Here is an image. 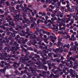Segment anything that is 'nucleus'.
Here are the masks:
<instances>
[{
    "mask_svg": "<svg viewBox=\"0 0 78 78\" xmlns=\"http://www.w3.org/2000/svg\"><path fill=\"white\" fill-rule=\"evenodd\" d=\"M5 3L6 4V6H11V4H9V2L8 1H6Z\"/></svg>",
    "mask_w": 78,
    "mask_h": 78,
    "instance_id": "a211bd4d",
    "label": "nucleus"
},
{
    "mask_svg": "<svg viewBox=\"0 0 78 78\" xmlns=\"http://www.w3.org/2000/svg\"><path fill=\"white\" fill-rule=\"evenodd\" d=\"M34 25H36V23L35 22H34V24H32L31 25V26L32 27H34Z\"/></svg>",
    "mask_w": 78,
    "mask_h": 78,
    "instance_id": "c9c22d12",
    "label": "nucleus"
},
{
    "mask_svg": "<svg viewBox=\"0 0 78 78\" xmlns=\"http://www.w3.org/2000/svg\"><path fill=\"white\" fill-rule=\"evenodd\" d=\"M16 41L19 44H22V42L20 41L19 40H17Z\"/></svg>",
    "mask_w": 78,
    "mask_h": 78,
    "instance_id": "72a5a7b5",
    "label": "nucleus"
},
{
    "mask_svg": "<svg viewBox=\"0 0 78 78\" xmlns=\"http://www.w3.org/2000/svg\"><path fill=\"white\" fill-rule=\"evenodd\" d=\"M58 42H60V41H62V39H61V38H58Z\"/></svg>",
    "mask_w": 78,
    "mask_h": 78,
    "instance_id": "5fc2aeb1",
    "label": "nucleus"
},
{
    "mask_svg": "<svg viewBox=\"0 0 78 78\" xmlns=\"http://www.w3.org/2000/svg\"><path fill=\"white\" fill-rule=\"evenodd\" d=\"M14 44L15 45H16V46H19V44L17 43V42H14Z\"/></svg>",
    "mask_w": 78,
    "mask_h": 78,
    "instance_id": "4c0bfd02",
    "label": "nucleus"
},
{
    "mask_svg": "<svg viewBox=\"0 0 78 78\" xmlns=\"http://www.w3.org/2000/svg\"><path fill=\"white\" fill-rule=\"evenodd\" d=\"M48 22H49V20H46L44 21V23H45V24H47V23H48Z\"/></svg>",
    "mask_w": 78,
    "mask_h": 78,
    "instance_id": "2f4dec72",
    "label": "nucleus"
},
{
    "mask_svg": "<svg viewBox=\"0 0 78 78\" xmlns=\"http://www.w3.org/2000/svg\"><path fill=\"white\" fill-rule=\"evenodd\" d=\"M20 34L21 36H25V34H22V33H20Z\"/></svg>",
    "mask_w": 78,
    "mask_h": 78,
    "instance_id": "bb28decb",
    "label": "nucleus"
},
{
    "mask_svg": "<svg viewBox=\"0 0 78 78\" xmlns=\"http://www.w3.org/2000/svg\"><path fill=\"white\" fill-rule=\"evenodd\" d=\"M0 76H2V77H4V76H5V75H4V74L0 73Z\"/></svg>",
    "mask_w": 78,
    "mask_h": 78,
    "instance_id": "c85d7f7f",
    "label": "nucleus"
},
{
    "mask_svg": "<svg viewBox=\"0 0 78 78\" xmlns=\"http://www.w3.org/2000/svg\"><path fill=\"white\" fill-rule=\"evenodd\" d=\"M26 54L27 55H28L30 54V53H29V52H28V51H27L26 52Z\"/></svg>",
    "mask_w": 78,
    "mask_h": 78,
    "instance_id": "0e129e2a",
    "label": "nucleus"
},
{
    "mask_svg": "<svg viewBox=\"0 0 78 78\" xmlns=\"http://www.w3.org/2000/svg\"><path fill=\"white\" fill-rule=\"evenodd\" d=\"M73 44H74V43L73 42H71V43L70 44V46H73Z\"/></svg>",
    "mask_w": 78,
    "mask_h": 78,
    "instance_id": "8fccbe9b",
    "label": "nucleus"
},
{
    "mask_svg": "<svg viewBox=\"0 0 78 78\" xmlns=\"http://www.w3.org/2000/svg\"><path fill=\"white\" fill-rule=\"evenodd\" d=\"M58 13L60 14L59 16L60 17H61V18H62V17H63V16H64V13H61V12L59 11H58Z\"/></svg>",
    "mask_w": 78,
    "mask_h": 78,
    "instance_id": "f8f14e48",
    "label": "nucleus"
},
{
    "mask_svg": "<svg viewBox=\"0 0 78 78\" xmlns=\"http://www.w3.org/2000/svg\"><path fill=\"white\" fill-rule=\"evenodd\" d=\"M64 18L61 19L59 18H58V21L60 20V22H60V21H58L57 22V23H59V24H58V25L60 27L59 28V30H62V28H61V27L62 25H63V26H64V25H65V23H66V22L65 21H64Z\"/></svg>",
    "mask_w": 78,
    "mask_h": 78,
    "instance_id": "7ed1b4c3",
    "label": "nucleus"
},
{
    "mask_svg": "<svg viewBox=\"0 0 78 78\" xmlns=\"http://www.w3.org/2000/svg\"><path fill=\"white\" fill-rule=\"evenodd\" d=\"M29 23H27V24L28 26H30V23H31L32 22L31 21H29Z\"/></svg>",
    "mask_w": 78,
    "mask_h": 78,
    "instance_id": "7c9ffc66",
    "label": "nucleus"
},
{
    "mask_svg": "<svg viewBox=\"0 0 78 78\" xmlns=\"http://www.w3.org/2000/svg\"><path fill=\"white\" fill-rule=\"evenodd\" d=\"M4 20V19L2 18V20L0 19V25H2V23H0L2 21H3Z\"/></svg>",
    "mask_w": 78,
    "mask_h": 78,
    "instance_id": "a19ab883",
    "label": "nucleus"
},
{
    "mask_svg": "<svg viewBox=\"0 0 78 78\" xmlns=\"http://www.w3.org/2000/svg\"><path fill=\"white\" fill-rule=\"evenodd\" d=\"M16 64H17V62H14V64L13 65V67H15L16 66Z\"/></svg>",
    "mask_w": 78,
    "mask_h": 78,
    "instance_id": "58836bf2",
    "label": "nucleus"
},
{
    "mask_svg": "<svg viewBox=\"0 0 78 78\" xmlns=\"http://www.w3.org/2000/svg\"><path fill=\"white\" fill-rule=\"evenodd\" d=\"M5 65H6V66H7L5 67H7L8 68V67H9V66H10V64L9 63H6V62H5Z\"/></svg>",
    "mask_w": 78,
    "mask_h": 78,
    "instance_id": "aec40b11",
    "label": "nucleus"
},
{
    "mask_svg": "<svg viewBox=\"0 0 78 78\" xmlns=\"http://www.w3.org/2000/svg\"><path fill=\"white\" fill-rule=\"evenodd\" d=\"M26 31H27V32H29V31H30V29H29V28H26Z\"/></svg>",
    "mask_w": 78,
    "mask_h": 78,
    "instance_id": "09e8293b",
    "label": "nucleus"
},
{
    "mask_svg": "<svg viewBox=\"0 0 78 78\" xmlns=\"http://www.w3.org/2000/svg\"><path fill=\"white\" fill-rule=\"evenodd\" d=\"M9 24L11 25H12V26H14V24L13 23L11 22H9Z\"/></svg>",
    "mask_w": 78,
    "mask_h": 78,
    "instance_id": "cd10ccee",
    "label": "nucleus"
},
{
    "mask_svg": "<svg viewBox=\"0 0 78 78\" xmlns=\"http://www.w3.org/2000/svg\"><path fill=\"white\" fill-rule=\"evenodd\" d=\"M5 57H10V58H11L12 56H11V55H8L7 56V53L5 52L4 54L0 53V59H1V60H3V59H4V60H8L9 61H10L11 59V60H14V59L13 58H11V59L9 58H6Z\"/></svg>",
    "mask_w": 78,
    "mask_h": 78,
    "instance_id": "f257e3e1",
    "label": "nucleus"
},
{
    "mask_svg": "<svg viewBox=\"0 0 78 78\" xmlns=\"http://www.w3.org/2000/svg\"><path fill=\"white\" fill-rule=\"evenodd\" d=\"M71 7L73 9H75L76 10H77V9L78 8V6H72Z\"/></svg>",
    "mask_w": 78,
    "mask_h": 78,
    "instance_id": "ddd939ff",
    "label": "nucleus"
},
{
    "mask_svg": "<svg viewBox=\"0 0 78 78\" xmlns=\"http://www.w3.org/2000/svg\"><path fill=\"white\" fill-rule=\"evenodd\" d=\"M64 47H65L64 45V46L63 45H62L61 48H59L58 49L57 48L56 50L58 51H60L61 52H62L63 51L62 49H63V48H64Z\"/></svg>",
    "mask_w": 78,
    "mask_h": 78,
    "instance_id": "0eeeda50",
    "label": "nucleus"
},
{
    "mask_svg": "<svg viewBox=\"0 0 78 78\" xmlns=\"http://www.w3.org/2000/svg\"><path fill=\"white\" fill-rule=\"evenodd\" d=\"M27 75H28L29 77H30L31 76H36L37 75V74L35 72L33 73H27Z\"/></svg>",
    "mask_w": 78,
    "mask_h": 78,
    "instance_id": "423d86ee",
    "label": "nucleus"
},
{
    "mask_svg": "<svg viewBox=\"0 0 78 78\" xmlns=\"http://www.w3.org/2000/svg\"><path fill=\"white\" fill-rule=\"evenodd\" d=\"M74 44H75V45H77V46H78V43L77 41H75L74 42Z\"/></svg>",
    "mask_w": 78,
    "mask_h": 78,
    "instance_id": "c03bdc74",
    "label": "nucleus"
},
{
    "mask_svg": "<svg viewBox=\"0 0 78 78\" xmlns=\"http://www.w3.org/2000/svg\"><path fill=\"white\" fill-rule=\"evenodd\" d=\"M19 35H18L16 37H15V39H18V38H19Z\"/></svg>",
    "mask_w": 78,
    "mask_h": 78,
    "instance_id": "49530a36",
    "label": "nucleus"
},
{
    "mask_svg": "<svg viewBox=\"0 0 78 78\" xmlns=\"http://www.w3.org/2000/svg\"><path fill=\"white\" fill-rule=\"evenodd\" d=\"M70 76H72V77H74L76 76V78L78 77V75H77L76 74V73L74 70H73L72 69H70Z\"/></svg>",
    "mask_w": 78,
    "mask_h": 78,
    "instance_id": "39448f33",
    "label": "nucleus"
},
{
    "mask_svg": "<svg viewBox=\"0 0 78 78\" xmlns=\"http://www.w3.org/2000/svg\"><path fill=\"white\" fill-rule=\"evenodd\" d=\"M29 19H30V20H31V21L33 22V21H36V20H37V19L36 18H33L32 17H30L29 18Z\"/></svg>",
    "mask_w": 78,
    "mask_h": 78,
    "instance_id": "9b49d317",
    "label": "nucleus"
},
{
    "mask_svg": "<svg viewBox=\"0 0 78 78\" xmlns=\"http://www.w3.org/2000/svg\"><path fill=\"white\" fill-rule=\"evenodd\" d=\"M61 45H62V44H61L60 42H58V43L57 45V47H59V46Z\"/></svg>",
    "mask_w": 78,
    "mask_h": 78,
    "instance_id": "412c9836",
    "label": "nucleus"
},
{
    "mask_svg": "<svg viewBox=\"0 0 78 78\" xmlns=\"http://www.w3.org/2000/svg\"><path fill=\"white\" fill-rule=\"evenodd\" d=\"M0 12L2 13H3V12H4V11L3 10H2L1 9H0Z\"/></svg>",
    "mask_w": 78,
    "mask_h": 78,
    "instance_id": "864d4df0",
    "label": "nucleus"
},
{
    "mask_svg": "<svg viewBox=\"0 0 78 78\" xmlns=\"http://www.w3.org/2000/svg\"><path fill=\"white\" fill-rule=\"evenodd\" d=\"M40 19H38L37 20V24H39V22H40Z\"/></svg>",
    "mask_w": 78,
    "mask_h": 78,
    "instance_id": "79ce46f5",
    "label": "nucleus"
},
{
    "mask_svg": "<svg viewBox=\"0 0 78 78\" xmlns=\"http://www.w3.org/2000/svg\"><path fill=\"white\" fill-rule=\"evenodd\" d=\"M28 35H26V38H28L30 36V38L31 39H35L37 41H39V42H42V39H39V38L38 37L36 38V36L34 35V34L33 33H32L31 34H28Z\"/></svg>",
    "mask_w": 78,
    "mask_h": 78,
    "instance_id": "f03ea898",
    "label": "nucleus"
},
{
    "mask_svg": "<svg viewBox=\"0 0 78 78\" xmlns=\"http://www.w3.org/2000/svg\"><path fill=\"white\" fill-rule=\"evenodd\" d=\"M38 32H39V34H42V30L41 29H39Z\"/></svg>",
    "mask_w": 78,
    "mask_h": 78,
    "instance_id": "c756f323",
    "label": "nucleus"
},
{
    "mask_svg": "<svg viewBox=\"0 0 78 78\" xmlns=\"http://www.w3.org/2000/svg\"><path fill=\"white\" fill-rule=\"evenodd\" d=\"M54 56L55 58H56V57H59V56L55 55V54H54Z\"/></svg>",
    "mask_w": 78,
    "mask_h": 78,
    "instance_id": "13d9d810",
    "label": "nucleus"
},
{
    "mask_svg": "<svg viewBox=\"0 0 78 78\" xmlns=\"http://www.w3.org/2000/svg\"><path fill=\"white\" fill-rule=\"evenodd\" d=\"M17 28H22V26L21 27H19V25H17Z\"/></svg>",
    "mask_w": 78,
    "mask_h": 78,
    "instance_id": "de8ad7c7",
    "label": "nucleus"
},
{
    "mask_svg": "<svg viewBox=\"0 0 78 78\" xmlns=\"http://www.w3.org/2000/svg\"><path fill=\"white\" fill-rule=\"evenodd\" d=\"M20 41H24V38H23L21 37L20 38Z\"/></svg>",
    "mask_w": 78,
    "mask_h": 78,
    "instance_id": "4d7b16f0",
    "label": "nucleus"
},
{
    "mask_svg": "<svg viewBox=\"0 0 78 78\" xmlns=\"http://www.w3.org/2000/svg\"><path fill=\"white\" fill-rule=\"evenodd\" d=\"M42 63L43 64H47V62H46V61H45L44 60L42 61Z\"/></svg>",
    "mask_w": 78,
    "mask_h": 78,
    "instance_id": "f704fd0d",
    "label": "nucleus"
},
{
    "mask_svg": "<svg viewBox=\"0 0 78 78\" xmlns=\"http://www.w3.org/2000/svg\"><path fill=\"white\" fill-rule=\"evenodd\" d=\"M54 30H55L56 31H58V27L55 26L54 27Z\"/></svg>",
    "mask_w": 78,
    "mask_h": 78,
    "instance_id": "6ab92c4d",
    "label": "nucleus"
},
{
    "mask_svg": "<svg viewBox=\"0 0 78 78\" xmlns=\"http://www.w3.org/2000/svg\"><path fill=\"white\" fill-rule=\"evenodd\" d=\"M50 77V78H55V76H54L53 74H51Z\"/></svg>",
    "mask_w": 78,
    "mask_h": 78,
    "instance_id": "4be33fe9",
    "label": "nucleus"
},
{
    "mask_svg": "<svg viewBox=\"0 0 78 78\" xmlns=\"http://www.w3.org/2000/svg\"><path fill=\"white\" fill-rule=\"evenodd\" d=\"M65 47H67V48H69L70 47V45L69 44H65L64 45Z\"/></svg>",
    "mask_w": 78,
    "mask_h": 78,
    "instance_id": "b1692460",
    "label": "nucleus"
},
{
    "mask_svg": "<svg viewBox=\"0 0 78 78\" xmlns=\"http://www.w3.org/2000/svg\"><path fill=\"white\" fill-rule=\"evenodd\" d=\"M11 5L12 6H14V5H15L14 3H13V2H11Z\"/></svg>",
    "mask_w": 78,
    "mask_h": 78,
    "instance_id": "37998d69",
    "label": "nucleus"
},
{
    "mask_svg": "<svg viewBox=\"0 0 78 78\" xmlns=\"http://www.w3.org/2000/svg\"><path fill=\"white\" fill-rule=\"evenodd\" d=\"M70 50H73L76 51V48H74L73 49V47H71L70 48Z\"/></svg>",
    "mask_w": 78,
    "mask_h": 78,
    "instance_id": "393cba45",
    "label": "nucleus"
},
{
    "mask_svg": "<svg viewBox=\"0 0 78 78\" xmlns=\"http://www.w3.org/2000/svg\"><path fill=\"white\" fill-rule=\"evenodd\" d=\"M35 56L36 57H35V58H36L37 57H38V58H39L40 56L39 55H37L36 54H35Z\"/></svg>",
    "mask_w": 78,
    "mask_h": 78,
    "instance_id": "3c124183",
    "label": "nucleus"
},
{
    "mask_svg": "<svg viewBox=\"0 0 78 78\" xmlns=\"http://www.w3.org/2000/svg\"><path fill=\"white\" fill-rule=\"evenodd\" d=\"M70 36L69 35H67L66 36H62V39H68V38H70Z\"/></svg>",
    "mask_w": 78,
    "mask_h": 78,
    "instance_id": "1a4fd4ad",
    "label": "nucleus"
},
{
    "mask_svg": "<svg viewBox=\"0 0 78 78\" xmlns=\"http://www.w3.org/2000/svg\"><path fill=\"white\" fill-rule=\"evenodd\" d=\"M49 37L51 39V41L52 42H55V41L54 40H53V37L51 36L50 35H49Z\"/></svg>",
    "mask_w": 78,
    "mask_h": 78,
    "instance_id": "f3484780",
    "label": "nucleus"
},
{
    "mask_svg": "<svg viewBox=\"0 0 78 78\" xmlns=\"http://www.w3.org/2000/svg\"><path fill=\"white\" fill-rule=\"evenodd\" d=\"M70 18H69L67 19V20H66V23H69V22L70 21Z\"/></svg>",
    "mask_w": 78,
    "mask_h": 78,
    "instance_id": "5701e85b",
    "label": "nucleus"
},
{
    "mask_svg": "<svg viewBox=\"0 0 78 78\" xmlns=\"http://www.w3.org/2000/svg\"><path fill=\"white\" fill-rule=\"evenodd\" d=\"M5 11H8V8H7L6 7H5Z\"/></svg>",
    "mask_w": 78,
    "mask_h": 78,
    "instance_id": "338daca9",
    "label": "nucleus"
},
{
    "mask_svg": "<svg viewBox=\"0 0 78 78\" xmlns=\"http://www.w3.org/2000/svg\"><path fill=\"white\" fill-rule=\"evenodd\" d=\"M8 68V67H5V68H4V69H1L0 70V72H2L3 73H5V71L6 70V69H7Z\"/></svg>",
    "mask_w": 78,
    "mask_h": 78,
    "instance_id": "9d476101",
    "label": "nucleus"
},
{
    "mask_svg": "<svg viewBox=\"0 0 78 78\" xmlns=\"http://www.w3.org/2000/svg\"><path fill=\"white\" fill-rule=\"evenodd\" d=\"M63 51L64 52H66V51H67V50L66 49H65Z\"/></svg>",
    "mask_w": 78,
    "mask_h": 78,
    "instance_id": "680f3d73",
    "label": "nucleus"
},
{
    "mask_svg": "<svg viewBox=\"0 0 78 78\" xmlns=\"http://www.w3.org/2000/svg\"><path fill=\"white\" fill-rule=\"evenodd\" d=\"M30 9L29 8L27 7L26 8V9L24 10V12H26L27 14H28V15H30V12H28V11H27V10L30 11Z\"/></svg>",
    "mask_w": 78,
    "mask_h": 78,
    "instance_id": "6e6552de",
    "label": "nucleus"
},
{
    "mask_svg": "<svg viewBox=\"0 0 78 78\" xmlns=\"http://www.w3.org/2000/svg\"><path fill=\"white\" fill-rule=\"evenodd\" d=\"M65 9V7H61V9L62 10H64Z\"/></svg>",
    "mask_w": 78,
    "mask_h": 78,
    "instance_id": "e2e57ef3",
    "label": "nucleus"
},
{
    "mask_svg": "<svg viewBox=\"0 0 78 78\" xmlns=\"http://www.w3.org/2000/svg\"><path fill=\"white\" fill-rule=\"evenodd\" d=\"M16 9H19V7H20V5H16Z\"/></svg>",
    "mask_w": 78,
    "mask_h": 78,
    "instance_id": "e433bc0d",
    "label": "nucleus"
},
{
    "mask_svg": "<svg viewBox=\"0 0 78 78\" xmlns=\"http://www.w3.org/2000/svg\"><path fill=\"white\" fill-rule=\"evenodd\" d=\"M9 30H10V31H12L13 33H15V34L17 33V32L15 31V30H12V28L11 27L10 28H9Z\"/></svg>",
    "mask_w": 78,
    "mask_h": 78,
    "instance_id": "dca6fc26",
    "label": "nucleus"
},
{
    "mask_svg": "<svg viewBox=\"0 0 78 78\" xmlns=\"http://www.w3.org/2000/svg\"><path fill=\"white\" fill-rule=\"evenodd\" d=\"M42 12H38V14H39V15H41V14H42Z\"/></svg>",
    "mask_w": 78,
    "mask_h": 78,
    "instance_id": "052dcab7",
    "label": "nucleus"
},
{
    "mask_svg": "<svg viewBox=\"0 0 78 78\" xmlns=\"http://www.w3.org/2000/svg\"><path fill=\"white\" fill-rule=\"evenodd\" d=\"M49 7L50 8H52V9H54V8H55V7H54L53 6H52L51 5H50Z\"/></svg>",
    "mask_w": 78,
    "mask_h": 78,
    "instance_id": "a18cd8bd",
    "label": "nucleus"
},
{
    "mask_svg": "<svg viewBox=\"0 0 78 78\" xmlns=\"http://www.w3.org/2000/svg\"><path fill=\"white\" fill-rule=\"evenodd\" d=\"M71 22H72V23H73V22L74 21V19H71Z\"/></svg>",
    "mask_w": 78,
    "mask_h": 78,
    "instance_id": "603ef678",
    "label": "nucleus"
},
{
    "mask_svg": "<svg viewBox=\"0 0 78 78\" xmlns=\"http://www.w3.org/2000/svg\"><path fill=\"white\" fill-rule=\"evenodd\" d=\"M75 20H78V17H76L75 18Z\"/></svg>",
    "mask_w": 78,
    "mask_h": 78,
    "instance_id": "774afa93",
    "label": "nucleus"
},
{
    "mask_svg": "<svg viewBox=\"0 0 78 78\" xmlns=\"http://www.w3.org/2000/svg\"><path fill=\"white\" fill-rule=\"evenodd\" d=\"M42 36H43V35H42V34H40V35H39L40 37H41V38L42 37Z\"/></svg>",
    "mask_w": 78,
    "mask_h": 78,
    "instance_id": "6e6d98bb",
    "label": "nucleus"
},
{
    "mask_svg": "<svg viewBox=\"0 0 78 78\" xmlns=\"http://www.w3.org/2000/svg\"><path fill=\"white\" fill-rule=\"evenodd\" d=\"M20 16V17H22V16L19 13L18 15H16V16H14V20L15 22H17L19 20H23V19L22 18L19 19V17Z\"/></svg>",
    "mask_w": 78,
    "mask_h": 78,
    "instance_id": "20e7f679",
    "label": "nucleus"
},
{
    "mask_svg": "<svg viewBox=\"0 0 78 78\" xmlns=\"http://www.w3.org/2000/svg\"><path fill=\"white\" fill-rule=\"evenodd\" d=\"M23 19L25 20L26 22H28L29 21V20H28L25 17H23Z\"/></svg>",
    "mask_w": 78,
    "mask_h": 78,
    "instance_id": "473e14b6",
    "label": "nucleus"
},
{
    "mask_svg": "<svg viewBox=\"0 0 78 78\" xmlns=\"http://www.w3.org/2000/svg\"><path fill=\"white\" fill-rule=\"evenodd\" d=\"M63 70H67V72L68 73H70V70H69V69H68V68H63Z\"/></svg>",
    "mask_w": 78,
    "mask_h": 78,
    "instance_id": "2eb2a0df",
    "label": "nucleus"
},
{
    "mask_svg": "<svg viewBox=\"0 0 78 78\" xmlns=\"http://www.w3.org/2000/svg\"><path fill=\"white\" fill-rule=\"evenodd\" d=\"M73 58V57H71L69 58H68V59L67 60V61L68 62H70V60H69V59L70 60H72V59Z\"/></svg>",
    "mask_w": 78,
    "mask_h": 78,
    "instance_id": "a878e982",
    "label": "nucleus"
},
{
    "mask_svg": "<svg viewBox=\"0 0 78 78\" xmlns=\"http://www.w3.org/2000/svg\"><path fill=\"white\" fill-rule=\"evenodd\" d=\"M63 72H64V73H65V74L66 75H67L68 74L67 72H66V70H64L63 69Z\"/></svg>",
    "mask_w": 78,
    "mask_h": 78,
    "instance_id": "ea45409f",
    "label": "nucleus"
},
{
    "mask_svg": "<svg viewBox=\"0 0 78 78\" xmlns=\"http://www.w3.org/2000/svg\"><path fill=\"white\" fill-rule=\"evenodd\" d=\"M49 75V72L48 71L47 72V74H46L44 75V78H46V77L47 78H49V77L48 76Z\"/></svg>",
    "mask_w": 78,
    "mask_h": 78,
    "instance_id": "4468645a",
    "label": "nucleus"
},
{
    "mask_svg": "<svg viewBox=\"0 0 78 78\" xmlns=\"http://www.w3.org/2000/svg\"><path fill=\"white\" fill-rule=\"evenodd\" d=\"M73 34H74V35H76V32H73Z\"/></svg>",
    "mask_w": 78,
    "mask_h": 78,
    "instance_id": "bf43d9fd",
    "label": "nucleus"
},
{
    "mask_svg": "<svg viewBox=\"0 0 78 78\" xmlns=\"http://www.w3.org/2000/svg\"><path fill=\"white\" fill-rule=\"evenodd\" d=\"M73 30H74V31H76V30H77V29L76 28H74L73 29Z\"/></svg>",
    "mask_w": 78,
    "mask_h": 78,
    "instance_id": "69168bd1",
    "label": "nucleus"
}]
</instances>
